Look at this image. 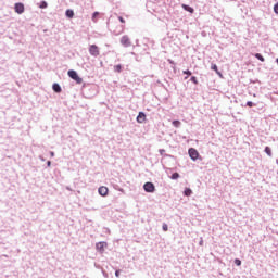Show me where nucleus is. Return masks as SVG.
<instances>
[{"instance_id": "nucleus-13", "label": "nucleus", "mask_w": 278, "mask_h": 278, "mask_svg": "<svg viewBox=\"0 0 278 278\" xmlns=\"http://www.w3.org/2000/svg\"><path fill=\"white\" fill-rule=\"evenodd\" d=\"M66 16H67V18H73V16H75V12L73 10L68 9L66 11Z\"/></svg>"}, {"instance_id": "nucleus-24", "label": "nucleus", "mask_w": 278, "mask_h": 278, "mask_svg": "<svg viewBox=\"0 0 278 278\" xmlns=\"http://www.w3.org/2000/svg\"><path fill=\"white\" fill-rule=\"evenodd\" d=\"M274 12L275 14H278V2L274 5Z\"/></svg>"}, {"instance_id": "nucleus-9", "label": "nucleus", "mask_w": 278, "mask_h": 278, "mask_svg": "<svg viewBox=\"0 0 278 278\" xmlns=\"http://www.w3.org/2000/svg\"><path fill=\"white\" fill-rule=\"evenodd\" d=\"M144 121H147V115L143 112H139L138 116H137V123H144Z\"/></svg>"}, {"instance_id": "nucleus-15", "label": "nucleus", "mask_w": 278, "mask_h": 278, "mask_svg": "<svg viewBox=\"0 0 278 278\" xmlns=\"http://www.w3.org/2000/svg\"><path fill=\"white\" fill-rule=\"evenodd\" d=\"M185 197H190L192 194V189L186 188L184 191Z\"/></svg>"}, {"instance_id": "nucleus-5", "label": "nucleus", "mask_w": 278, "mask_h": 278, "mask_svg": "<svg viewBox=\"0 0 278 278\" xmlns=\"http://www.w3.org/2000/svg\"><path fill=\"white\" fill-rule=\"evenodd\" d=\"M106 247H108L106 242H98L96 244V249H97V251H99V253H103L105 251Z\"/></svg>"}, {"instance_id": "nucleus-27", "label": "nucleus", "mask_w": 278, "mask_h": 278, "mask_svg": "<svg viewBox=\"0 0 278 278\" xmlns=\"http://www.w3.org/2000/svg\"><path fill=\"white\" fill-rule=\"evenodd\" d=\"M247 106H248V108H253V102L248 101V102H247Z\"/></svg>"}, {"instance_id": "nucleus-16", "label": "nucleus", "mask_w": 278, "mask_h": 278, "mask_svg": "<svg viewBox=\"0 0 278 278\" xmlns=\"http://www.w3.org/2000/svg\"><path fill=\"white\" fill-rule=\"evenodd\" d=\"M115 73H121L123 71V66L121 64L114 66Z\"/></svg>"}, {"instance_id": "nucleus-19", "label": "nucleus", "mask_w": 278, "mask_h": 278, "mask_svg": "<svg viewBox=\"0 0 278 278\" xmlns=\"http://www.w3.org/2000/svg\"><path fill=\"white\" fill-rule=\"evenodd\" d=\"M182 73H184V75H187V77H185V79H188V77H190V75H192V72H190L189 70L184 71Z\"/></svg>"}, {"instance_id": "nucleus-8", "label": "nucleus", "mask_w": 278, "mask_h": 278, "mask_svg": "<svg viewBox=\"0 0 278 278\" xmlns=\"http://www.w3.org/2000/svg\"><path fill=\"white\" fill-rule=\"evenodd\" d=\"M99 195L100 197H108V192H110V189L108 187L102 186L98 189Z\"/></svg>"}, {"instance_id": "nucleus-21", "label": "nucleus", "mask_w": 278, "mask_h": 278, "mask_svg": "<svg viewBox=\"0 0 278 278\" xmlns=\"http://www.w3.org/2000/svg\"><path fill=\"white\" fill-rule=\"evenodd\" d=\"M172 179H179V173H174L172 175Z\"/></svg>"}, {"instance_id": "nucleus-11", "label": "nucleus", "mask_w": 278, "mask_h": 278, "mask_svg": "<svg viewBox=\"0 0 278 278\" xmlns=\"http://www.w3.org/2000/svg\"><path fill=\"white\" fill-rule=\"evenodd\" d=\"M211 68H212V71H215V73H216L219 77H223V73H220V72L218 71V66H217L216 64H213V65L211 66Z\"/></svg>"}, {"instance_id": "nucleus-7", "label": "nucleus", "mask_w": 278, "mask_h": 278, "mask_svg": "<svg viewBox=\"0 0 278 278\" xmlns=\"http://www.w3.org/2000/svg\"><path fill=\"white\" fill-rule=\"evenodd\" d=\"M123 47H131V40L127 36H123L121 39Z\"/></svg>"}, {"instance_id": "nucleus-18", "label": "nucleus", "mask_w": 278, "mask_h": 278, "mask_svg": "<svg viewBox=\"0 0 278 278\" xmlns=\"http://www.w3.org/2000/svg\"><path fill=\"white\" fill-rule=\"evenodd\" d=\"M99 12H94L93 14H92V21H93V23H97V18H98V16H99Z\"/></svg>"}, {"instance_id": "nucleus-22", "label": "nucleus", "mask_w": 278, "mask_h": 278, "mask_svg": "<svg viewBox=\"0 0 278 278\" xmlns=\"http://www.w3.org/2000/svg\"><path fill=\"white\" fill-rule=\"evenodd\" d=\"M235 264L237 266H241L242 265V261H240V258H237V260H235Z\"/></svg>"}, {"instance_id": "nucleus-17", "label": "nucleus", "mask_w": 278, "mask_h": 278, "mask_svg": "<svg viewBox=\"0 0 278 278\" xmlns=\"http://www.w3.org/2000/svg\"><path fill=\"white\" fill-rule=\"evenodd\" d=\"M255 59L256 60H260V62H264L265 60H264V56H262V54H260V53H256L255 54Z\"/></svg>"}, {"instance_id": "nucleus-6", "label": "nucleus", "mask_w": 278, "mask_h": 278, "mask_svg": "<svg viewBox=\"0 0 278 278\" xmlns=\"http://www.w3.org/2000/svg\"><path fill=\"white\" fill-rule=\"evenodd\" d=\"M14 10L16 14H23L25 12V5L23 3H15Z\"/></svg>"}, {"instance_id": "nucleus-12", "label": "nucleus", "mask_w": 278, "mask_h": 278, "mask_svg": "<svg viewBox=\"0 0 278 278\" xmlns=\"http://www.w3.org/2000/svg\"><path fill=\"white\" fill-rule=\"evenodd\" d=\"M52 89L54 90V92H62V87H60V85L58 84H53Z\"/></svg>"}, {"instance_id": "nucleus-4", "label": "nucleus", "mask_w": 278, "mask_h": 278, "mask_svg": "<svg viewBox=\"0 0 278 278\" xmlns=\"http://www.w3.org/2000/svg\"><path fill=\"white\" fill-rule=\"evenodd\" d=\"M143 189L147 191V192H155V185H153V182H146L143 185Z\"/></svg>"}, {"instance_id": "nucleus-29", "label": "nucleus", "mask_w": 278, "mask_h": 278, "mask_svg": "<svg viewBox=\"0 0 278 278\" xmlns=\"http://www.w3.org/2000/svg\"><path fill=\"white\" fill-rule=\"evenodd\" d=\"M118 21H119L121 23H125V18H123V16H119V17H118Z\"/></svg>"}, {"instance_id": "nucleus-25", "label": "nucleus", "mask_w": 278, "mask_h": 278, "mask_svg": "<svg viewBox=\"0 0 278 278\" xmlns=\"http://www.w3.org/2000/svg\"><path fill=\"white\" fill-rule=\"evenodd\" d=\"M40 8H41V9L47 8V2H46V1H42L41 4H40Z\"/></svg>"}, {"instance_id": "nucleus-1", "label": "nucleus", "mask_w": 278, "mask_h": 278, "mask_svg": "<svg viewBox=\"0 0 278 278\" xmlns=\"http://www.w3.org/2000/svg\"><path fill=\"white\" fill-rule=\"evenodd\" d=\"M68 77H71V79H74V81H76V84H84V79L81 77H79V75L77 74V72L75 70H70L67 72Z\"/></svg>"}, {"instance_id": "nucleus-3", "label": "nucleus", "mask_w": 278, "mask_h": 278, "mask_svg": "<svg viewBox=\"0 0 278 278\" xmlns=\"http://www.w3.org/2000/svg\"><path fill=\"white\" fill-rule=\"evenodd\" d=\"M189 157H191V160H193V161L199 160V151H197V149H194V148H190L189 149Z\"/></svg>"}, {"instance_id": "nucleus-26", "label": "nucleus", "mask_w": 278, "mask_h": 278, "mask_svg": "<svg viewBox=\"0 0 278 278\" xmlns=\"http://www.w3.org/2000/svg\"><path fill=\"white\" fill-rule=\"evenodd\" d=\"M163 231H168V225L163 224Z\"/></svg>"}, {"instance_id": "nucleus-10", "label": "nucleus", "mask_w": 278, "mask_h": 278, "mask_svg": "<svg viewBox=\"0 0 278 278\" xmlns=\"http://www.w3.org/2000/svg\"><path fill=\"white\" fill-rule=\"evenodd\" d=\"M181 8L185 9L186 12H189L190 14H194V9L187 4H181Z\"/></svg>"}, {"instance_id": "nucleus-2", "label": "nucleus", "mask_w": 278, "mask_h": 278, "mask_svg": "<svg viewBox=\"0 0 278 278\" xmlns=\"http://www.w3.org/2000/svg\"><path fill=\"white\" fill-rule=\"evenodd\" d=\"M89 53L93 58H99V55H101V51L99 50V46H97V45L89 46Z\"/></svg>"}, {"instance_id": "nucleus-20", "label": "nucleus", "mask_w": 278, "mask_h": 278, "mask_svg": "<svg viewBox=\"0 0 278 278\" xmlns=\"http://www.w3.org/2000/svg\"><path fill=\"white\" fill-rule=\"evenodd\" d=\"M173 125H174L175 127H180L181 122H179V121H174V122H173Z\"/></svg>"}, {"instance_id": "nucleus-23", "label": "nucleus", "mask_w": 278, "mask_h": 278, "mask_svg": "<svg viewBox=\"0 0 278 278\" xmlns=\"http://www.w3.org/2000/svg\"><path fill=\"white\" fill-rule=\"evenodd\" d=\"M191 81H192L193 84H195V85L199 84V80L197 79L195 76H192V77H191Z\"/></svg>"}, {"instance_id": "nucleus-28", "label": "nucleus", "mask_w": 278, "mask_h": 278, "mask_svg": "<svg viewBox=\"0 0 278 278\" xmlns=\"http://www.w3.org/2000/svg\"><path fill=\"white\" fill-rule=\"evenodd\" d=\"M115 277H121V270L115 271Z\"/></svg>"}, {"instance_id": "nucleus-14", "label": "nucleus", "mask_w": 278, "mask_h": 278, "mask_svg": "<svg viewBox=\"0 0 278 278\" xmlns=\"http://www.w3.org/2000/svg\"><path fill=\"white\" fill-rule=\"evenodd\" d=\"M265 153L269 156L273 157V150H270V147L265 148Z\"/></svg>"}]
</instances>
